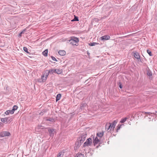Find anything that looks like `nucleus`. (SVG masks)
Returning a JSON list of instances; mask_svg holds the SVG:
<instances>
[{"label": "nucleus", "mask_w": 157, "mask_h": 157, "mask_svg": "<svg viewBox=\"0 0 157 157\" xmlns=\"http://www.w3.org/2000/svg\"><path fill=\"white\" fill-rule=\"evenodd\" d=\"M117 123L115 121H114L111 124L107 123L105 125V129L108 132H111L113 131Z\"/></svg>", "instance_id": "1"}, {"label": "nucleus", "mask_w": 157, "mask_h": 157, "mask_svg": "<svg viewBox=\"0 0 157 157\" xmlns=\"http://www.w3.org/2000/svg\"><path fill=\"white\" fill-rule=\"evenodd\" d=\"M86 136L87 135L86 134L83 133L81 135V137L78 139V141L77 145L78 146H80L81 144L85 140ZM75 145H77L76 143L75 144Z\"/></svg>", "instance_id": "2"}, {"label": "nucleus", "mask_w": 157, "mask_h": 157, "mask_svg": "<svg viewBox=\"0 0 157 157\" xmlns=\"http://www.w3.org/2000/svg\"><path fill=\"white\" fill-rule=\"evenodd\" d=\"M92 140L91 138H89L84 143L83 146L84 147L90 146L92 144Z\"/></svg>", "instance_id": "3"}, {"label": "nucleus", "mask_w": 157, "mask_h": 157, "mask_svg": "<svg viewBox=\"0 0 157 157\" xmlns=\"http://www.w3.org/2000/svg\"><path fill=\"white\" fill-rule=\"evenodd\" d=\"M70 43L73 45H76V44L79 41V40L78 38L75 37L73 39H71L69 40Z\"/></svg>", "instance_id": "4"}, {"label": "nucleus", "mask_w": 157, "mask_h": 157, "mask_svg": "<svg viewBox=\"0 0 157 157\" xmlns=\"http://www.w3.org/2000/svg\"><path fill=\"white\" fill-rule=\"evenodd\" d=\"M10 135V133L8 131H3L0 132V137H4L6 136H9Z\"/></svg>", "instance_id": "5"}, {"label": "nucleus", "mask_w": 157, "mask_h": 157, "mask_svg": "<svg viewBox=\"0 0 157 157\" xmlns=\"http://www.w3.org/2000/svg\"><path fill=\"white\" fill-rule=\"evenodd\" d=\"M134 56L137 59L138 62H142V61L140 58V56L139 53L137 52H135L134 53Z\"/></svg>", "instance_id": "6"}, {"label": "nucleus", "mask_w": 157, "mask_h": 157, "mask_svg": "<svg viewBox=\"0 0 157 157\" xmlns=\"http://www.w3.org/2000/svg\"><path fill=\"white\" fill-rule=\"evenodd\" d=\"M48 132L49 133V135L51 137H53L54 136V134L55 132L54 129H49Z\"/></svg>", "instance_id": "7"}, {"label": "nucleus", "mask_w": 157, "mask_h": 157, "mask_svg": "<svg viewBox=\"0 0 157 157\" xmlns=\"http://www.w3.org/2000/svg\"><path fill=\"white\" fill-rule=\"evenodd\" d=\"M110 38V37L109 36L107 35H105L103 36H102L101 38V40L103 41H104L105 40H109Z\"/></svg>", "instance_id": "8"}, {"label": "nucleus", "mask_w": 157, "mask_h": 157, "mask_svg": "<svg viewBox=\"0 0 157 157\" xmlns=\"http://www.w3.org/2000/svg\"><path fill=\"white\" fill-rule=\"evenodd\" d=\"M143 113L145 114H147L149 115H151V116H153V115L155 114L156 116H157V114H156L157 113V111H155V113H151L150 112H143Z\"/></svg>", "instance_id": "9"}, {"label": "nucleus", "mask_w": 157, "mask_h": 157, "mask_svg": "<svg viewBox=\"0 0 157 157\" xmlns=\"http://www.w3.org/2000/svg\"><path fill=\"white\" fill-rule=\"evenodd\" d=\"M58 53L61 56H64L65 55L66 52L64 50H59L58 52Z\"/></svg>", "instance_id": "10"}, {"label": "nucleus", "mask_w": 157, "mask_h": 157, "mask_svg": "<svg viewBox=\"0 0 157 157\" xmlns=\"http://www.w3.org/2000/svg\"><path fill=\"white\" fill-rule=\"evenodd\" d=\"M13 113H14V112L12 110H7L6 111L5 113L6 115H8L10 113L11 114H13Z\"/></svg>", "instance_id": "11"}, {"label": "nucleus", "mask_w": 157, "mask_h": 157, "mask_svg": "<svg viewBox=\"0 0 157 157\" xmlns=\"http://www.w3.org/2000/svg\"><path fill=\"white\" fill-rule=\"evenodd\" d=\"M99 140L97 137L94 139L93 141V143L94 145H95L96 144H97L99 142Z\"/></svg>", "instance_id": "12"}, {"label": "nucleus", "mask_w": 157, "mask_h": 157, "mask_svg": "<svg viewBox=\"0 0 157 157\" xmlns=\"http://www.w3.org/2000/svg\"><path fill=\"white\" fill-rule=\"evenodd\" d=\"M104 132H99L97 133V136L100 138H101L103 135Z\"/></svg>", "instance_id": "13"}, {"label": "nucleus", "mask_w": 157, "mask_h": 157, "mask_svg": "<svg viewBox=\"0 0 157 157\" xmlns=\"http://www.w3.org/2000/svg\"><path fill=\"white\" fill-rule=\"evenodd\" d=\"M48 111V110L46 109H45L42 110L40 113H39V114L42 115L45 113H46Z\"/></svg>", "instance_id": "14"}, {"label": "nucleus", "mask_w": 157, "mask_h": 157, "mask_svg": "<svg viewBox=\"0 0 157 157\" xmlns=\"http://www.w3.org/2000/svg\"><path fill=\"white\" fill-rule=\"evenodd\" d=\"M49 73L50 74H52L53 73H56V69H50L49 71Z\"/></svg>", "instance_id": "15"}, {"label": "nucleus", "mask_w": 157, "mask_h": 157, "mask_svg": "<svg viewBox=\"0 0 157 157\" xmlns=\"http://www.w3.org/2000/svg\"><path fill=\"white\" fill-rule=\"evenodd\" d=\"M64 154V151H61L57 155V157H62Z\"/></svg>", "instance_id": "16"}, {"label": "nucleus", "mask_w": 157, "mask_h": 157, "mask_svg": "<svg viewBox=\"0 0 157 157\" xmlns=\"http://www.w3.org/2000/svg\"><path fill=\"white\" fill-rule=\"evenodd\" d=\"M86 106V103H84L81 104L80 106V109L81 110L84 109L85 107Z\"/></svg>", "instance_id": "17"}, {"label": "nucleus", "mask_w": 157, "mask_h": 157, "mask_svg": "<svg viewBox=\"0 0 157 157\" xmlns=\"http://www.w3.org/2000/svg\"><path fill=\"white\" fill-rule=\"evenodd\" d=\"M9 118L6 117L5 118H2L1 119V121L3 123H5L6 121L8 122Z\"/></svg>", "instance_id": "18"}, {"label": "nucleus", "mask_w": 157, "mask_h": 157, "mask_svg": "<svg viewBox=\"0 0 157 157\" xmlns=\"http://www.w3.org/2000/svg\"><path fill=\"white\" fill-rule=\"evenodd\" d=\"M62 72V71L61 70L59 69H56V73L58 74H60Z\"/></svg>", "instance_id": "19"}, {"label": "nucleus", "mask_w": 157, "mask_h": 157, "mask_svg": "<svg viewBox=\"0 0 157 157\" xmlns=\"http://www.w3.org/2000/svg\"><path fill=\"white\" fill-rule=\"evenodd\" d=\"M48 50L46 49L43 51L42 52L43 55L45 56H48Z\"/></svg>", "instance_id": "20"}, {"label": "nucleus", "mask_w": 157, "mask_h": 157, "mask_svg": "<svg viewBox=\"0 0 157 157\" xmlns=\"http://www.w3.org/2000/svg\"><path fill=\"white\" fill-rule=\"evenodd\" d=\"M61 97V94H58L56 96V101H59V100Z\"/></svg>", "instance_id": "21"}, {"label": "nucleus", "mask_w": 157, "mask_h": 157, "mask_svg": "<svg viewBox=\"0 0 157 157\" xmlns=\"http://www.w3.org/2000/svg\"><path fill=\"white\" fill-rule=\"evenodd\" d=\"M147 75L150 77H152V74L150 70H148L147 72Z\"/></svg>", "instance_id": "22"}, {"label": "nucleus", "mask_w": 157, "mask_h": 157, "mask_svg": "<svg viewBox=\"0 0 157 157\" xmlns=\"http://www.w3.org/2000/svg\"><path fill=\"white\" fill-rule=\"evenodd\" d=\"M75 157H84V154H82L81 153H78L77 154L76 156Z\"/></svg>", "instance_id": "23"}, {"label": "nucleus", "mask_w": 157, "mask_h": 157, "mask_svg": "<svg viewBox=\"0 0 157 157\" xmlns=\"http://www.w3.org/2000/svg\"><path fill=\"white\" fill-rule=\"evenodd\" d=\"M46 121L52 122H53L55 121V119L52 118H49L46 119Z\"/></svg>", "instance_id": "24"}, {"label": "nucleus", "mask_w": 157, "mask_h": 157, "mask_svg": "<svg viewBox=\"0 0 157 157\" xmlns=\"http://www.w3.org/2000/svg\"><path fill=\"white\" fill-rule=\"evenodd\" d=\"M74 18L71 20L72 21H78V17L74 16Z\"/></svg>", "instance_id": "25"}, {"label": "nucleus", "mask_w": 157, "mask_h": 157, "mask_svg": "<svg viewBox=\"0 0 157 157\" xmlns=\"http://www.w3.org/2000/svg\"><path fill=\"white\" fill-rule=\"evenodd\" d=\"M41 79L43 82H44L46 79L45 77V74L41 76Z\"/></svg>", "instance_id": "26"}, {"label": "nucleus", "mask_w": 157, "mask_h": 157, "mask_svg": "<svg viewBox=\"0 0 157 157\" xmlns=\"http://www.w3.org/2000/svg\"><path fill=\"white\" fill-rule=\"evenodd\" d=\"M127 119V117H125L124 118H122L121 119L120 122L121 123H124L126 121Z\"/></svg>", "instance_id": "27"}, {"label": "nucleus", "mask_w": 157, "mask_h": 157, "mask_svg": "<svg viewBox=\"0 0 157 157\" xmlns=\"http://www.w3.org/2000/svg\"><path fill=\"white\" fill-rule=\"evenodd\" d=\"M17 108L18 107L17 105H15L13 106L12 110H13L14 113V111L17 109Z\"/></svg>", "instance_id": "28"}, {"label": "nucleus", "mask_w": 157, "mask_h": 157, "mask_svg": "<svg viewBox=\"0 0 157 157\" xmlns=\"http://www.w3.org/2000/svg\"><path fill=\"white\" fill-rule=\"evenodd\" d=\"M23 49L24 51L28 53H29V52L28 51V48L26 47H23Z\"/></svg>", "instance_id": "29"}, {"label": "nucleus", "mask_w": 157, "mask_h": 157, "mask_svg": "<svg viewBox=\"0 0 157 157\" xmlns=\"http://www.w3.org/2000/svg\"><path fill=\"white\" fill-rule=\"evenodd\" d=\"M98 44L96 42H92L90 43L89 45L90 46H94L97 45Z\"/></svg>", "instance_id": "30"}, {"label": "nucleus", "mask_w": 157, "mask_h": 157, "mask_svg": "<svg viewBox=\"0 0 157 157\" xmlns=\"http://www.w3.org/2000/svg\"><path fill=\"white\" fill-rule=\"evenodd\" d=\"M147 52L150 56H153L151 52L149 50L147 49Z\"/></svg>", "instance_id": "31"}, {"label": "nucleus", "mask_w": 157, "mask_h": 157, "mask_svg": "<svg viewBox=\"0 0 157 157\" xmlns=\"http://www.w3.org/2000/svg\"><path fill=\"white\" fill-rule=\"evenodd\" d=\"M51 57L52 59V60H53V61H57V60H56V58L55 57H54L53 56H52Z\"/></svg>", "instance_id": "32"}, {"label": "nucleus", "mask_w": 157, "mask_h": 157, "mask_svg": "<svg viewBox=\"0 0 157 157\" xmlns=\"http://www.w3.org/2000/svg\"><path fill=\"white\" fill-rule=\"evenodd\" d=\"M49 74V71H48V73H46L45 74V78H46V79H47V78L48 77Z\"/></svg>", "instance_id": "33"}, {"label": "nucleus", "mask_w": 157, "mask_h": 157, "mask_svg": "<svg viewBox=\"0 0 157 157\" xmlns=\"http://www.w3.org/2000/svg\"><path fill=\"white\" fill-rule=\"evenodd\" d=\"M24 33V32L23 31L22 32H21L19 34V37H20L21 36V34L23 33Z\"/></svg>", "instance_id": "34"}, {"label": "nucleus", "mask_w": 157, "mask_h": 157, "mask_svg": "<svg viewBox=\"0 0 157 157\" xmlns=\"http://www.w3.org/2000/svg\"><path fill=\"white\" fill-rule=\"evenodd\" d=\"M119 87L120 88H122V85L121 84H120L119 85Z\"/></svg>", "instance_id": "35"}, {"label": "nucleus", "mask_w": 157, "mask_h": 157, "mask_svg": "<svg viewBox=\"0 0 157 157\" xmlns=\"http://www.w3.org/2000/svg\"><path fill=\"white\" fill-rule=\"evenodd\" d=\"M121 125H120V126L118 127L117 130H118L120 129V128H121Z\"/></svg>", "instance_id": "36"}, {"label": "nucleus", "mask_w": 157, "mask_h": 157, "mask_svg": "<svg viewBox=\"0 0 157 157\" xmlns=\"http://www.w3.org/2000/svg\"><path fill=\"white\" fill-rule=\"evenodd\" d=\"M1 122H0V125H1Z\"/></svg>", "instance_id": "37"}, {"label": "nucleus", "mask_w": 157, "mask_h": 157, "mask_svg": "<svg viewBox=\"0 0 157 157\" xmlns=\"http://www.w3.org/2000/svg\"><path fill=\"white\" fill-rule=\"evenodd\" d=\"M88 54H89L90 53H87Z\"/></svg>", "instance_id": "38"}]
</instances>
